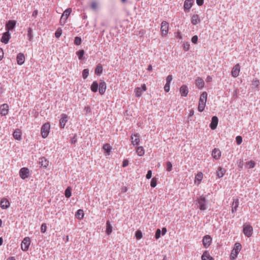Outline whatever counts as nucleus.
Segmentation results:
<instances>
[{
	"label": "nucleus",
	"instance_id": "obj_15",
	"mask_svg": "<svg viewBox=\"0 0 260 260\" xmlns=\"http://www.w3.org/2000/svg\"><path fill=\"white\" fill-rule=\"evenodd\" d=\"M212 156L215 159L218 160L221 156V152L218 148H214L212 151Z\"/></svg>",
	"mask_w": 260,
	"mask_h": 260
},
{
	"label": "nucleus",
	"instance_id": "obj_39",
	"mask_svg": "<svg viewBox=\"0 0 260 260\" xmlns=\"http://www.w3.org/2000/svg\"><path fill=\"white\" fill-rule=\"evenodd\" d=\"M259 85V81L257 79L252 80L251 85L255 88H258Z\"/></svg>",
	"mask_w": 260,
	"mask_h": 260
},
{
	"label": "nucleus",
	"instance_id": "obj_50",
	"mask_svg": "<svg viewBox=\"0 0 260 260\" xmlns=\"http://www.w3.org/2000/svg\"><path fill=\"white\" fill-rule=\"evenodd\" d=\"M167 170L170 172L172 169V165L170 161H167L166 163Z\"/></svg>",
	"mask_w": 260,
	"mask_h": 260
},
{
	"label": "nucleus",
	"instance_id": "obj_27",
	"mask_svg": "<svg viewBox=\"0 0 260 260\" xmlns=\"http://www.w3.org/2000/svg\"><path fill=\"white\" fill-rule=\"evenodd\" d=\"M202 260H214V258L210 255L208 251H205L201 256Z\"/></svg>",
	"mask_w": 260,
	"mask_h": 260
},
{
	"label": "nucleus",
	"instance_id": "obj_64",
	"mask_svg": "<svg viewBox=\"0 0 260 260\" xmlns=\"http://www.w3.org/2000/svg\"><path fill=\"white\" fill-rule=\"evenodd\" d=\"M37 15H38V11L37 10L34 11V12H32V16L34 17H36Z\"/></svg>",
	"mask_w": 260,
	"mask_h": 260
},
{
	"label": "nucleus",
	"instance_id": "obj_17",
	"mask_svg": "<svg viewBox=\"0 0 260 260\" xmlns=\"http://www.w3.org/2000/svg\"><path fill=\"white\" fill-rule=\"evenodd\" d=\"M68 117L67 114H62L61 115V118H60V119L59 121V125H60V127L61 128H64L65 125H66V123L68 121Z\"/></svg>",
	"mask_w": 260,
	"mask_h": 260
},
{
	"label": "nucleus",
	"instance_id": "obj_21",
	"mask_svg": "<svg viewBox=\"0 0 260 260\" xmlns=\"http://www.w3.org/2000/svg\"><path fill=\"white\" fill-rule=\"evenodd\" d=\"M16 25V22L14 20H9L6 23V28L7 31L12 30L14 29Z\"/></svg>",
	"mask_w": 260,
	"mask_h": 260
},
{
	"label": "nucleus",
	"instance_id": "obj_36",
	"mask_svg": "<svg viewBox=\"0 0 260 260\" xmlns=\"http://www.w3.org/2000/svg\"><path fill=\"white\" fill-rule=\"evenodd\" d=\"M103 149L107 155H109L111 151V147L109 144H105L103 146Z\"/></svg>",
	"mask_w": 260,
	"mask_h": 260
},
{
	"label": "nucleus",
	"instance_id": "obj_10",
	"mask_svg": "<svg viewBox=\"0 0 260 260\" xmlns=\"http://www.w3.org/2000/svg\"><path fill=\"white\" fill-rule=\"evenodd\" d=\"M29 170L27 168H22L19 171V176L22 179L28 178L29 176Z\"/></svg>",
	"mask_w": 260,
	"mask_h": 260
},
{
	"label": "nucleus",
	"instance_id": "obj_37",
	"mask_svg": "<svg viewBox=\"0 0 260 260\" xmlns=\"http://www.w3.org/2000/svg\"><path fill=\"white\" fill-rule=\"evenodd\" d=\"M103 72V67L101 64H99L97 65L95 69V74L99 75Z\"/></svg>",
	"mask_w": 260,
	"mask_h": 260
},
{
	"label": "nucleus",
	"instance_id": "obj_35",
	"mask_svg": "<svg viewBox=\"0 0 260 260\" xmlns=\"http://www.w3.org/2000/svg\"><path fill=\"white\" fill-rule=\"evenodd\" d=\"M84 216V211L82 209L78 210L75 214L76 217L79 219H82V218H83Z\"/></svg>",
	"mask_w": 260,
	"mask_h": 260
},
{
	"label": "nucleus",
	"instance_id": "obj_8",
	"mask_svg": "<svg viewBox=\"0 0 260 260\" xmlns=\"http://www.w3.org/2000/svg\"><path fill=\"white\" fill-rule=\"evenodd\" d=\"M147 90V87L145 84H143L141 87H137L135 88L134 92L136 97L140 98L143 94V92Z\"/></svg>",
	"mask_w": 260,
	"mask_h": 260
},
{
	"label": "nucleus",
	"instance_id": "obj_38",
	"mask_svg": "<svg viewBox=\"0 0 260 260\" xmlns=\"http://www.w3.org/2000/svg\"><path fill=\"white\" fill-rule=\"evenodd\" d=\"M76 54L78 55V58L80 60L83 59V55L84 54V51L83 50H80L76 52Z\"/></svg>",
	"mask_w": 260,
	"mask_h": 260
},
{
	"label": "nucleus",
	"instance_id": "obj_44",
	"mask_svg": "<svg viewBox=\"0 0 260 260\" xmlns=\"http://www.w3.org/2000/svg\"><path fill=\"white\" fill-rule=\"evenodd\" d=\"M90 6H91V8L93 10H95L98 8V3L96 1H92L91 3Z\"/></svg>",
	"mask_w": 260,
	"mask_h": 260
},
{
	"label": "nucleus",
	"instance_id": "obj_19",
	"mask_svg": "<svg viewBox=\"0 0 260 260\" xmlns=\"http://www.w3.org/2000/svg\"><path fill=\"white\" fill-rule=\"evenodd\" d=\"M194 3V0H185L184 3V10L185 11H188L192 7Z\"/></svg>",
	"mask_w": 260,
	"mask_h": 260
},
{
	"label": "nucleus",
	"instance_id": "obj_31",
	"mask_svg": "<svg viewBox=\"0 0 260 260\" xmlns=\"http://www.w3.org/2000/svg\"><path fill=\"white\" fill-rule=\"evenodd\" d=\"M98 88H99L98 82L96 81H93L90 86L91 90L93 92H96L98 90Z\"/></svg>",
	"mask_w": 260,
	"mask_h": 260
},
{
	"label": "nucleus",
	"instance_id": "obj_55",
	"mask_svg": "<svg viewBox=\"0 0 260 260\" xmlns=\"http://www.w3.org/2000/svg\"><path fill=\"white\" fill-rule=\"evenodd\" d=\"M170 84L166 83L164 86L165 91L167 92H168L170 91Z\"/></svg>",
	"mask_w": 260,
	"mask_h": 260
},
{
	"label": "nucleus",
	"instance_id": "obj_63",
	"mask_svg": "<svg viewBox=\"0 0 260 260\" xmlns=\"http://www.w3.org/2000/svg\"><path fill=\"white\" fill-rule=\"evenodd\" d=\"M84 110L86 111V112L90 113L91 112V109L89 106L85 107Z\"/></svg>",
	"mask_w": 260,
	"mask_h": 260
},
{
	"label": "nucleus",
	"instance_id": "obj_61",
	"mask_svg": "<svg viewBox=\"0 0 260 260\" xmlns=\"http://www.w3.org/2000/svg\"><path fill=\"white\" fill-rule=\"evenodd\" d=\"M4 55L3 50L2 48H0V60L2 59Z\"/></svg>",
	"mask_w": 260,
	"mask_h": 260
},
{
	"label": "nucleus",
	"instance_id": "obj_56",
	"mask_svg": "<svg viewBox=\"0 0 260 260\" xmlns=\"http://www.w3.org/2000/svg\"><path fill=\"white\" fill-rule=\"evenodd\" d=\"M128 160L127 159H124L122 162V167L123 168L126 167L128 165Z\"/></svg>",
	"mask_w": 260,
	"mask_h": 260
},
{
	"label": "nucleus",
	"instance_id": "obj_6",
	"mask_svg": "<svg viewBox=\"0 0 260 260\" xmlns=\"http://www.w3.org/2000/svg\"><path fill=\"white\" fill-rule=\"evenodd\" d=\"M71 12V8H68L63 12V14L61 15L59 22L60 24L61 25H63L65 24L66 20H67L68 17L70 16Z\"/></svg>",
	"mask_w": 260,
	"mask_h": 260
},
{
	"label": "nucleus",
	"instance_id": "obj_26",
	"mask_svg": "<svg viewBox=\"0 0 260 260\" xmlns=\"http://www.w3.org/2000/svg\"><path fill=\"white\" fill-rule=\"evenodd\" d=\"M0 205H1V207L2 209H7L9 207L10 203L7 199L3 198L1 200Z\"/></svg>",
	"mask_w": 260,
	"mask_h": 260
},
{
	"label": "nucleus",
	"instance_id": "obj_57",
	"mask_svg": "<svg viewBox=\"0 0 260 260\" xmlns=\"http://www.w3.org/2000/svg\"><path fill=\"white\" fill-rule=\"evenodd\" d=\"M151 176H152V172L151 170H149L147 172L146 177L147 179H149L151 178Z\"/></svg>",
	"mask_w": 260,
	"mask_h": 260
},
{
	"label": "nucleus",
	"instance_id": "obj_4",
	"mask_svg": "<svg viewBox=\"0 0 260 260\" xmlns=\"http://www.w3.org/2000/svg\"><path fill=\"white\" fill-rule=\"evenodd\" d=\"M243 232L247 237H250L253 233V228L249 224L245 223L243 225Z\"/></svg>",
	"mask_w": 260,
	"mask_h": 260
},
{
	"label": "nucleus",
	"instance_id": "obj_18",
	"mask_svg": "<svg viewBox=\"0 0 260 260\" xmlns=\"http://www.w3.org/2000/svg\"><path fill=\"white\" fill-rule=\"evenodd\" d=\"M218 123V118L217 116H214L212 117L211 122L210 124V128L214 130L216 128Z\"/></svg>",
	"mask_w": 260,
	"mask_h": 260
},
{
	"label": "nucleus",
	"instance_id": "obj_29",
	"mask_svg": "<svg viewBox=\"0 0 260 260\" xmlns=\"http://www.w3.org/2000/svg\"><path fill=\"white\" fill-rule=\"evenodd\" d=\"M25 61V56L23 53H19L17 55V64L21 65Z\"/></svg>",
	"mask_w": 260,
	"mask_h": 260
},
{
	"label": "nucleus",
	"instance_id": "obj_41",
	"mask_svg": "<svg viewBox=\"0 0 260 260\" xmlns=\"http://www.w3.org/2000/svg\"><path fill=\"white\" fill-rule=\"evenodd\" d=\"M82 43V39L80 37H76L74 40V44L76 45H80Z\"/></svg>",
	"mask_w": 260,
	"mask_h": 260
},
{
	"label": "nucleus",
	"instance_id": "obj_34",
	"mask_svg": "<svg viewBox=\"0 0 260 260\" xmlns=\"http://www.w3.org/2000/svg\"><path fill=\"white\" fill-rule=\"evenodd\" d=\"M112 232V226L109 220H107L106 222V234L108 235H110Z\"/></svg>",
	"mask_w": 260,
	"mask_h": 260
},
{
	"label": "nucleus",
	"instance_id": "obj_42",
	"mask_svg": "<svg viewBox=\"0 0 260 260\" xmlns=\"http://www.w3.org/2000/svg\"><path fill=\"white\" fill-rule=\"evenodd\" d=\"M62 29L60 28H58L55 33V37L59 38L62 34Z\"/></svg>",
	"mask_w": 260,
	"mask_h": 260
},
{
	"label": "nucleus",
	"instance_id": "obj_2",
	"mask_svg": "<svg viewBox=\"0 0 260 260\" xmlns=\"http://www.w3.org/2000/svg\"><path fill=\"white\" fill-rule=\"evenodd\" d=\"M242 249V245L240 243L237 242L235 244L234 247L230 254V259L235 260Z\"/></svg>",
	"mask_w": 260,
	"mask_h": 260
},
{
	"label": "nucleus",
	"instance_id": "obj_47",
	"mask_svg": "<svg viewBox=\"0 0 260 260\" xmlns=\"http://www.w3.org/2000/svg\"><path fill=\"white\" fill-rule=\"evenodd\" d=\"M157 184V180L155 178H153L151 179L150 185L152 187H155Z\"/></svg>",
	"mask_w": 260,
	"mask_h": 260
},
{
	"label": "nucleus",
	"instance_id": "obj_60",
	"mask_svg": "<svg viewBox=\"0 0 260 260\" xmlns=\"http://www.w3.org/2000/svg\"><path fill=\"white\" fill-rule=\"evenodd\" d=\"M167 232V229L166 228H163L161 230L162 235V236L165 235L166 234Z\"/></svg>",
	"mask_w": 260,
	"mask_h": 260
},
{
	"label": "nucleus",
	"instance_id": "obj_58",
	"mask_svg": "<svg viewBox=\"0 0 260 260\" xmlns=\"http://www.w3.org/2000/svg\"><path fill=\"white\" fill-rule=\"evenodd\" d=\"M197 4L199 6H202L203 5L204 3V0H196Z\"/></svg>",
	"mask_w": 260,
	"mask_h": 260
},
{
	"label": "nucleus",
	"instance_id": "obj_3",
	"mask_svg": "<svg viewBox=\"0 0 260 260\" xmlns=\"http://www.w3.org/2000/svg\"><path fill=\"white\" fill-rule=\"evenodd\" d=\"M50 129V124L49 122L44 124L41 127V135L43 138H46L48 136Z\"/></svg>",
	"mask_w": 260,
	"mask_h": 260
},
{
	"label": "nucleus",
	"instance_id": "obj_43",
	"mask_svg": "<svg viewBox=\"0 0 260 260\" xmlns=\"http://www.w3.org/2000/svg\"><path fill=\"white\" fill-rule=\"evenodd\" d=\"M135 236L137 239L139 240L142 238V233L141 231L138 230L135 234Z\"/></svg>",
	"mask_w": 260,
	"mask_h": 260
},
{
	"label": "nucleus",
	"instance_id": "obj_12",
	"mask_svg": "<svg viewBox=\"0 0 260 260\" xmlns=\"http://www.w3.org/2000/svg\"><path fill=\"white\" fill-rule=\"evenodd\" d=\"M99 91L101 95H103L106 92L107 85L105 81L101 80L99 84Z\"/></svg>",
	"mask_w": 260,
	"mask_h": 260
},
{
	"label": "nucleus",
	"instance_id": "obj_28",
	"mask_svg": "<svg viewBox=\"0 0 260 260\" xmlns=\"http://www.w3.org/2000/svg\"><path fill=\"white\" fill-rule=\"evenodd\" d=\"M191 23L193 25H196L200 22V18L198 14H194L191 17Z\"/></svg>",
	"mask_w": 260,
	"mask_h": 260
},
{
	"label": "nucleus",
	"instance_id": "obj_24",
	"mask_svg": "<svg viewBox=\"0 0 260 260\" xmlns=\"http://www.w3.org/2000/svg\"><path fill=\"white\" fill-rule=\"evenodd\" d=\"M195 84L199 89H202L204 87L205 82L202 78L198 77L196 79Z\"/></svg>",
	"mask_w": 260,
	"mask_h": 260
},
{
	"label": "nucleus",
	"instance_id": "obj_25",
	"mask_svg": "<svg viewBox=\"0 0 260 260\" xmlns=\"http://www.w3.org/2000/svg\"><path fill=\"white\" fill-rule=\"evenodd\" d=\"M10 38V34L9 31H6L3 34V36L1 38V42L5 44H7Z\"/></svg>",
	"mask_w": 260,
	"mask_h": 260
},
{
	"label": "nucleus",
	"instance_id": "obj_33",
	"mask_svg": "<svg viewBox=\"0 0 260 260\" xmlns=\"http://www.w3.org/2000/svg\"><path fill=\"white\" fill-rule=\"evenodd\" d=\"M225 173V169H223L222 168H221L220 167H219L218 168L216 174H217V176H218V178H222L224 176Z\"/></svg>",
	"mask_w": 260,
	"mask_h": 260
},
{
	"label": "nucleus",
	"instance_id": "obj_48",
	"mask_svg": "<svg viewBox=\"0 0 260 260\" xmlns=\"http://www.w3.org/2000/svg\"><path fill=\"white\" fill-rule=\"evenodd\" d=\"M47 230V225L45 223H43L42 224L41 226V231L42 233H44L46 232Z\"/></svg>",
	"mask_w": 260,
	"mask_h": 260
},
{
	"label": "nucleus",
	"instance_id": "obj_46",
	"mask_svg": "<svg viewBox=\"0 0 260 260\" xmlns=\"http://www.w3.org/2000/svg\"><path fill=\"white\" fill-rule=\"evenodd\" d=\"M183 48L184 51H187L189 49L190 44L188 42L184 43Z\"/></svg>",
	"mask_w": 260,
	"mask_h": 260
},
{
	"label": "nucleus",
	"instance_id": "obj_30",
	"mask_svg": "<svg viewBox=\"0 0 260 260\" xmlns=\"http://www.w3.org/2000/svg\"><path fill=\"white\" fill-rule=\"evenodd\" d=\"M239 206V200L238 199H234L233 202L232 207V212L234 213L236 212L237 208Z\"/></svg>",
	"mask_w": 260,
	"mask_h": 260
},
{
	"label": "nucleus",
	"instance_id": "obj_9",
	"mask_svg": "<svg viewBox=\"0 0 260 260\" xmlns=\"http://www.w3.org/2000/svg\"><path fill=\"white\" fill-rule=\"evenodd\" d=\"M212 239L210 236L208 235H205L202 240V243L204 247L205 248H208L212 243Z\"/></svg>",
	"mask_w": 260,
	"mask_h": 260
},
{
	"label": "nucleus",
	"instance_id": "obj_7",
	"mask_svg": "<svg viewBox=\"0 0 260 260\" xmlns=\"http://www.w3.org/2000/svg\"><path fill=\"white\" fill-rule=\"evenodd\" d=\"M199 207L201 210H205L206 209V199L205 197L201 196L197 200Z\"/></svg>",
	"mask_w": 260,
	"mask_h": 260
},
{
	"label": "nucleus",
	"instance_id": "obj_14",
	"mask_svg": "<svg viewBox=\"0 0 260 260\" xmlns=\"http://www.w3.org/2000/svg\"><path fill=\"white\" fill-rule=\"evenodd\" d=\"M131 143L133 145H138L140 143V136L138 134H133L131 137Z\"/></svg>",
	"mask_w": 260,
	"mask_h": 260
},
{
	"label": "nucleus",
	"instance_id": "obj_1",
	"mask_svg": "<svg viewBox=\"0 0 260 260\" xmlns=\"http://www.w3.org/2000/svg\"><path fill=\"white\" fill-rule=\"evenodd\" d=\"M208 94L206 91H204L200 95L198 110L202 112L204 111L207 102Z\"/></svg>",
	"mask_w": 260,
	"mask_h": 260
},
{
	"label": "nucleus",
	"instance_id": "obj_45",
	"mask_svg": "<svg viewBox=\"0 0 260 260\" xmlns=\"http://www.w3.org/2000/svg\"><path fill=\"white\" fill-rule=\"evenodd\" d=\"M89 75V70L88 69H84L82 72V77L83 79H86Z\"/></svg>",
	"mask_w": 260,
	"mask_h": 260
},
{
	"label": "nucleus",
	"instance_id": "obj_52",
	"mask_svg": "<svg viewBox=\"0 0 260 260\" xmlns=\"http://www.w3.org/2000/svg\"><path fill=\"white\" fill-rule=\"evenodd\" d=\"M236 140L237 144L238 145H240L242 142V138L240 136H238L236 138Z\"/></svg>",
	"mask_w": 260,
	"mask_h": 260
},
{
	"label": "nucleus",
	"instance_id": "obj_51",
	"mask_svg": "<svg viewBox=\"0 0 260 260\" xmlns=\"http://www.w3.org/2000/svg\"><path fill=\"white\" fill-rule=\"evenodd\" d=\"M161 230L159 229H157L155 232V238L156 239H158L160 237Z\"/></svg>",
	"mask_w": 260,
	"mask_h": 260
},
{
	"label": "nucleus",
	"instance_id": "obj_13",
	"mask_svg": "<svg viewBox=\"0 0 260 260\" xmlns=\"http://www.w3.org/2000/svg\"><path fill=\"white\" fill-rule=\"evenodd\" d=\"M240 72V66L239 63L236 64L232 70L231 74L233 77H237L239 76Z\"/></svg>",
	"mask_w": 260,
	"mask_h": 260
},
{
	"label": "nucleus",
	"instance_id": "obj_22",
	"mask_svg": "<svg viewBox=\"0 0 260 260\" xmlns=\"http://www.w3.org/2000/svg\"><path fill=\"white\" fill-rule=\"evenodd\" d=\"M203 178V174L201 172H198L195 176L194 184L199 185L202 182Z\"/></svg>",
	"mask_w": 260,
	"mask_h": 260
},
{
	"label": "nucleus",
	"instance_id": "obj_20",
	"mask_svg": "<svg viewBox=\"0 0 260 260\" xmlns=\"http://www.w3.org/2000/svg\"><path fill=\"white\" fill-rule=\"evenodd\" d=\"M9 111V106L7 104H4L0 107V114L2 116L6 115Z\"/></svg>",
	"mask_w": 260,
	"mask_h": 260
},
{
	"label": "nucleus",
	"instance_id": "obj_16",
	"mask_svg": "<svg viewBox=\"0 0 260 260\" xmlns=\"http://www.w3.org/2000/svg\"><path fill=\"white\" fill-rule=\"evenodd\" d=\"M39 164L41 167L46 168L49 164V160L45 157L39 158Z\"/></svg>",
	"mask_w": 260,
	"mask_h": 260
},
{
	"label": "nucleus",
	"instance_id": "obj_53",
	"mask_svg": "<svg viewBox=\"0 0 260 260\" xmlns=\"http://www.w3.org/2000/svg\"><path fill=\"white\" fill-rule=\"evenodd\" d=\"M173 79V77L171 75H168L166 78V83L170 84L171 83L172 80Z\"/></svg>",
	"mask_w": 260,
	"mask_h": 260
},
{
	"label": "nucleus",
	"instance_id": "obj_54",
	"mask_svg": "<svg viewBox=\"0 0 260 260\" xmlns=\"http://www.w3.org/2000/svg\"><path fill=\"white\" fill-rule=\"evenodd\" d=\"M198 37L196 35L193 36L191 38V42L193 44H196L198 42Z\"/></svg>",
	"mask_w": 260,
	"mask_h": 260
},
{
	"label": "nucleus",
	"instance_id": "obj_5",
	"mask_svg": "<svg viewBox=\"0 0 260 260\" xmlns=\"http://www.w3.org/2000/svg\"><path fill=\"white\" fill-rule=\"evenodd\" d=\"M169 23L166 21H163L161 23L160 32L161 35L162 37H166L169 31Z\"/></svg>",
	"mask_w": 260,
	"mask_h": 260
},
{
	"label": "nucleus",
	"instance_id": "obj_11",
	"mask_svg": "<svg viewBox=\"0 0 260 260\" xmlns=\"http://www.w3.org/2000/svg\"><path fill=\"white\" fill-rule=\"evenodd\" d=\"M30 244V239L29 237H25L22 241L21 245L23 251L27 250Z\"/></svg>",
	"mask_w": 260,
	"mask_h": 260
},
{
	"label": "nucleus",
	"instance_id": "obj_23",
	"mask_svg": "<svg viewBox=\"0 0 260 260\" xmlns=\"http://www.w3.org/2000/svg\"><path fill=\"white\" fill-rule=\"evenodd\" d=\"M180 93L182 96L186 97L188 93V87L186 85H183L180 88Z\"/></svg>",
	"mask_w": 260,
	"mask_h": 260
},
{
	"label": "nucleus",
	"instance_id": "obj_62",
	"mask_svg": "<svg viewBox=\"0 0 260 260\" xmlns=\"http://www.w3.org/2000/svg\"><path fill=\"white\" fill-rule=\"evenodd\" d=\"M212 80V78L211 76H207L206 80V82H211Z\"/></svg>",
	"mask_w": 260,
	"mask_h": 260
},
{
	"label": "nucleus",
	"instance_id": "obj_59",
	"mask_svg": "<svg viewBox=\"0 0 260 260\" xmlns=\"http://www.w3.org/2000/svg\"><path fill=\"white\" fill-rule=\"evenodd\" d=\"M28 36L29 37V40H30L31 38H32L31 30L30 28L28 29Z\"/></svg>",
	"mask_w": 260,
	"mask_h": 260
},
{
	"label": "nucleus",
	"instance_id": "obj_40",
	"mask_svg": "<svg viewBox=\"0 0 260 260\" xmlns=\"http://www.w3.org/2000/svg\"><path fill=\"white\" fill-rule=\"evenodd\" d=\"M71 188L68 187L65 190V196L66 198H69L71 196Z\"/></svg>",
	"mask_w": 260,
	"mask_h": 260
},
{
	"label": "nucleus",
	"instance_id": "obj_49",
	"mask_svg": "<svg viewBox=\"0 0 260 260\" xmlns=\"http://www.w3.org/2000/svg\"><path fill=\"white\" fill-rule=\"evenodd\" d=\"M255 162L253 160H250L247 162V165L249 168H253L255 166Z\"/></svg>",
	"mask_w": 260,
	"mask_h": 260
},
{
	"label": "nucleus",
	"instance_id": "obj_32",
	"mask_svg": "<svg viewBox=\"0 0 260 260\" xmlns=\"http://www.w3.org/2000/svg\"><path fill=\"white\" fill-rule=\"evenodd\" d=\"M136 153L140 156H142L145 154V150L142 146H138L136 148Z\"/></svg>",
	"mask_w": 260,
	"mask_h": 260
}]
</instances>
